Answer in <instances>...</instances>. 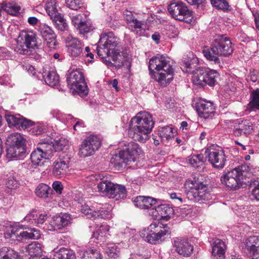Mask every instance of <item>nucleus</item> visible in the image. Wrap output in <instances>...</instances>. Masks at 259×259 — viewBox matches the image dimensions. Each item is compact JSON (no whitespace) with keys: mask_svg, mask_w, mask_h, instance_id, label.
<instances>
[{"mask_svg":"<svg viewBox=\"0 0 259 259\" xmlns=\"http://www.w3.org/2000/svg\"><path fill=\"white\" fill-rule=\"evenodd\" d=\"M84 44L76 37L68 36L66 38V47L68 55L73 58L83 56Z\"/></svg>","mask_w":259,"mask_h":259,"instance_id":"16","label":"nucleus"},{"mask_svg":"<svg viewBox=\"0 0 259 259\" xmlns=\"http://www.w3.org/2000/svg\"><path fill=\"white\" fill-rule=\"evenodd\" d=\"M249 188L254 198L257 200H259V181H251Z\"/></svg>","mask_w":259,"mask_h":259,"instance_id":"52","label":"nucleus"},{"mask_svg":"<svg viewBox=\"0 0 259 259\" xmlns=\"http://www.w3.org/2000/svg\"><path fill=\"white\" fill-rule=\"evenodd\" d=\"M159 205L154 207L150 208L148 213L155 220H160V213H159Z\"/></svg>","mask_w":259,"mask_h":259,"instance_id":"58","label":"nucleus"},{"mask_svg":"<svg viewBox=\"0 0 259 259\" xmlns=\"http://www.w3.org/2000/svg\"><path fill=\"white\" fill-rule=\"evenodd\" d=\"M19 186V182L13 178H9L7 183V186L10 189H15Z\"/></svg>","mask_w":259,"mask_h":259,"instance_id":"61","label":"nucleus"},{"mask_svg":"<svg viewBox=\"0 0 259 259\" xmlns=\"http://www.w3.org/2000/svg\"><path fill=\"white\" fill-rule=\"evenodd\" d=\"M184 64L187 69L186 71L193 74V83L198 86L203 87L206 84L213 86L219 78V74L216 70L197 69L198 59L196 57L193 56L192 58L184 60Z\"/></svg>","mask_w":259,"mask_h":259,"instance_id":"2","label":"nucleus"},{"mask_svg":"<svg viewBox=\"0 0 259 259\" xmlns=\"http://www.w3.org/2000/svg\"><path fill=\"white\" fill-rule=\"evenodd\" d=\"M51 20L58 30L64 31L66 29L67 24L61 13L55 16V18H52Z\"/></svg>","mask_w":259,"mask_h":259,"instance_id":"46","label":"nucleus"},{"mask_svg":"<svg viewBox=\"0 0 259 259\" xmlns=\"http://www.w3.org/2000/svg\"><path fill=\"white\" fill-rule=\"evenodd\" d=\"M170 198L176 200L178 204L185 202V199L182 197L181 194L177 193H171L169 194Z\"/></svg>","mask_w":259,"mask_h":259,"instance_id":"59","label":"nucleus"},{"mask_svg":"<svg viewBox=\"0 0 259 259\" xmlns=\"http://www.w3.org/2000/svg\"><path fill=\"white\" fill-rule=\"evenodd\" d=\"M54 257L57 259H75V255L72 250L64 247H61L54 251Z\"/></svg>","mask_w":259,"mask_h":259,"instance_id":"41","label":"nucleus"},{"mask_svg":"<svg viewBox=\"0 0 259 259\" xmlns=\"http://www.w3.org/2000/svg\"><path fill=\"white\" fill-rule=\"evenodd\" d=\"M68 163L69 158L67 155L60 156L54 163L53 175L58 177L64 176L69 167Z\"/></svg>","mask_w":259,"mask_h":259,"instance_id":"25","label":"nucleus"},{"mask_svg":"<svg viewBox=\"0 0 259 259\" xmlns=\"http://www.w3.org/2000/svg\"><path fill=\"white\" fill-rule=\"evenodd\" d=\"M154 124L151 114L145 111L140 112L131 119L128 136L135 141L144 143L149 139Z\"/></svg>","mask_w":259,"mask_h":259,"instance_id":"1","label":"nucleus"},{"mask_svg":"<svg viewBox=\"0 0 259 259\" xmlns=\"http://www.w3.org/2000/svg\"><path fill=\"white\" fill-rule=\"evenodd\" d=\"M26 140L19 133H14L10 135L7 140L8 144L10 146L23 147L26 148L25 142Z\"/></svg>","mask_w":259,"mask_h":259,"instance_id":"36","label":"nucleus"},{"mask_svg":"<svg viewBox=\"0 0 259 259\" xmlns=\"http://www.w3.org/2000/svg\"><path fill=\"white\" fill-rule=\"evenodd\" d=\"M82 213L87 218L109 219L112 218L110 211L104 210L101 204L95 202H88L82 205L80 208Z\"/></svg>","mask_w":259,"mask_h":259,"instance_id":"12","label":"nucleus"},{"mask_svg":"<svg viewBox=\"0 0 259 259\" xmlns=\"http://www.w3.org/2000/svg\"><path fill=\"white\" fill-rule=\"evenodd\" d=\"M170 233L167 224L156 221L143 230L141 236L144 240L150 244H156L164 240L165 236Z\"/></svg>","mask_w":259,"mask_h":259,"instance_id":"5","label":"nucleus"},{"mask_svg":"<svg viewBox=\"0 0 259 259\" xmlns=\"http://www.w3.org/2000/svg\"><path fill=\"white\" fill-rule=\"evenodd\" d=\"M46 213H40L36 210H32L24 218V221L29 224L38 225L42 224L47 219Z\"/></svg>","mask_w":259,"mask_h":259,"instance_id":"28","label":"nucleus"},{"mask_svg":"<svg viewBox=\"0 0 259 259\" xmlns=\"http://www.w3.org/2000/svg\"><path fill=\"white\" fill-rule=\"evenodd\" d=\"M23 167L28 169L30 171H34V170L38 166H36L33 164V162L29 161H26L22 164Z\"/></svg>","mask_w":259,"mask_h":259,"instance_id":"64","label":"nucleus"},{"mask_svg":"<svg viewBox=\"0 0 259 259\" xmlns=\"http://www.w3.org/2000/svg\"><path fill=\"white\" fill-rule=\"evenodd\" d=\"M53 189L58 194L62 193L63 190V186L61 183L59 181H55L52 184Z\"/></svg>","mask_w":259,"mask_h":259,"instance_id":"63","label":"nucleus"},{"mask_svg":"<svg viewBox=\"0 0 259 259\" xmlns=\"http://www.w3.org/2000/svg\"><path fill=\"white\" fill-rule=\"evenodd\" d=\"M98 191L110 198L117 200L126 197V190L124 186L114 184L107 181H102L97 185Z\"/></svg>","mask_w":259,"mask_h":259,"instance_id":"9","label":"nucleus"},{"mask_svg":"<svg viewBox=\"0 0 259 259\" xmlns=\"http://www.w3.org/2000/svg\"><path fill=\"white\" fill-rule=\"evenodd\" d=\"M188 198L193 201H199L207 198V187L197 180H188L185 183Z\"/></svg>","mask_w":259,"mask_h":259,"instance_id":"8","label":"nucleus"},{"mask_svg":"<svg viewBox=\"0 0 259 259\" xmlns=\"http://www.w3.org/2000/svg\"><path fill=\"white\" fill-rule=\"evenodd\" d=\"M123 16L132 31L139 35L144 34L147 27L146 22L145 21L138 20L131 12L128 11L123 13Z\"/></svg>","mask_w":259,"mask_h":259,"instance_id":"18","label":"nucleus"},{"mask_svg":"<svg viewBox=\"0 0 259 259\" xmlns=\"http://www.w3.org/2000/svg\"><path fill=\"white\" fill-rule=\"evenodd\" d=\"M46 84L51 87L57 85L59 83V76L55 70L49 71L46 75H44Z\"/></svg>","mask_w":259,"mask_h":259,"instance_id":"40","label":"nucleus"},{"mask_svg":"<svg viewBox=\"0 0 259 259\" xmlns=\"http://www.w3.org/2000/svg\"><path fill=\"white\" fill-rule=\"evenodd\" d=\"M249 110H259V89L252 90L250 95L249 102L247 106Z\"/></svg>","mask_w":259,"mask_h":259,"instance_id":"38","label":"nucleus"},{"mask_svg":"<svg viewBox=\"0 0 259 259\" xmlns=\"http://www.w3.org/2000/svg\"><path fill=\"white\" fill-rule=\"evenodd\" d=\"M253 129L254 126L251 121L247 119L242 120L235 126L234 134L237 137L249 135L253 132Z\"/></svg>","mask_w":259,"mask_h":259,"instance_id":"27","label":"nucleus"},{"mask_svg":"<svg viewBox=\"0 0 259 259\" xmlns=\"http://www.w3.org/2000/svg\"><path fill=\"white\" fill-rule=\"evenodd\" d=\"M18 253L10 247L4 246L0 248V259H18Z\"/></svg>","mask_w":259,"mask_h":259,"instance_id":"43","label":"nucleus"},{"mask_svg":"<svg viewBox=\"0 0 259 259\" xmlns=\"http://www.w3.org/2000/svg\"><path fill=\"white\" fill-rule=\"evenodd\" d=\"M213 7L217 9L227 11L230 10V6L227 0H210Z\"/></svg>","mask_w":259,"mask_h":259,"instance_id":"49","label":"nucleus"},{"mask_svg":"<svg viewBox=\"0 0 259 259\" xmlns=\"http://www.w3.org/2000/svg\"><path fill=\"white\" fill-rule=\"evenodd\" d=\"M174 129L169 126L161 127L158 131L159 137L162 140H169L174 137Z\"/></svg>","mask_w":259,"mask_h":259,"instance_id":"45","label":"nucleus"},{"mask_svg":"<svg viewBox=\"0 0 259 259\" xmlns=\"http://www.w3.org/2000/svg\"><path fill=\"white\" fill-rule=\"evenodd\" d=\"M77 29L80 33L85 34L92 31L94 29V27L87 19Z\"/></svg>","mask_w":259,"mask_h":259,"instance_id":"55","label":"nucleus"},{"mask_svg":"<svg viewBox=\"0 0 259 259\" xmlns=\"http://www.w3.org/2000/svg\"><path fill=\"white\" fill-rule=\"evenodd\" d=\"M168 11L175 20L183 21L188 24L195 22L193 12L186 5L180 1L172 0L168 5Z\"/></svg>","mask_w":259,"mask_h":259,"instance_id":"7","label":"nucleus"},{"mask_svg":"<svg viewBox=\"0 0 259 259\" xmlns=\"http://www.w3.org/2000/svg\"><path fill=\"white\" fill-rule=\"evenodd\" d=\"M50 187L45 184H40L35 189V194L40 198H46L48 196L49 191H51Z\"/></svg>","mask_w":259,"mask_h":259,"instance_id":"48","label":"nucleus"},{"mask_svg":"<svg viewBox=\"0 0 259 259\" xmlns=\"http://www.w3.org/2000/svg\"><path fill=\"white\" fill-rule=\"evenodd\" d=\"M78 253L81 259H102L100 252L93 248H88L83 250H80Z\"/></svg>","mask_w":259,"mask_h":259,"instance_id":"37","label":"nucleus"},{"mask_svg":"<svg viewBox=\"0 0 259 259\" xmlns=\"http://www.w3.org/2000/svg\"><path fill=\"white\" fill-rule=\"evenodd\" d=\"M66 4L70 9L77 10L82 6V0H65Z\"/></svg>","mask_w":259,"mask_h":259,"instance_id":"57","label":"nucleus"},{"mask_svg":"<svg viewBox=\"0 0 259 259\" xmlns=\"http://www.w3.org/2000/svg\"><path fill=\"white\" fill-rule=\"evenodd\" d=\"M11 80L8 76L4 75L0 77V84L12 87Z\"/></svg>","mask_w":259,"mask_h":259,"instance_id":"62","label":"nucleus"},{"mask_svg":"<svg viewBox=\"0 0 259 259\" xmlns=\"http://www.w3.org/2000/svg\"><path fill=\"white\" fill-rule=\"evenodd\" d=\"M101 146L100 139L96 136H90L85 138L79 147L78 155L85 157L93 155Z\"/></svg>","mask_w":259,"mask_h":259,"instance_id":"14","label":"nucleus"},{"mask_svg":"<svg viewBox=\"0 0 259 259\" xmlns=\"http://www.w3.org/2000/svg\"><path fill=\"white\" fill-rule=\"evenodd\" d=\"M37 148L41 151L50 159L53 156L55 151L54 144L52 141L47 140L38 144Z\"/></svg>","mask_w":259,"mask_h":259,"instance_id":"35","label":"nucleus"},{"mask_svg":"<svg viewBox=\"0 0 259 259\" xmlns=\"http://www.w3.org/2000/svg\"><path fill=\"white\" fill-rule=\"evenodd\" d=\"M133 202L135 206L141 209H149L156 203L155 200L151 197L143 196H137Z\"/></svg>","mask_w":259,"mask_h":259,"instance_id":"34","label":"nucleus"},{"mask_svg":"<svg viewBox=\"0 0 259 259\" xmlns=\"http://www.w3.org/2000/svg\"><path fill=\"white\" fill-rule=\"evenodd\" d=\"M189 163L194 167H198L203 163V156L201 154L193 155L188 158Z\"/></svg>","mask_w":259,"mask_h":259,"instance_id":"54","label":"nucleus"},{"mask_svg":"<svg viewBox=\"0 0 259 259\" xmlns=\"http://www.w3.org/2000/svg\"><path fill=\"white\" fill-rule=\"evenodd\" d=\"M39 31L47 46L51 49H55L58 45L56 34L49 25L42 23L39 26Z\"/></svg>","mask_w":259,"mask_h":259,"instance_id":"19","label":"nucleus"},{"mask_svg":"<svg viewBox=\"0 0 259 259\" xmlns=\"http://www.w3.org/2000/svg\"><path fill=\"white\" fill-rule=\"evenodd\" d=\"M197 111L199 116L204 119L212 118L215 114V107L213 103L206 100H200L196 103Z\"/></svg>","mask_w":259,"mask_h":259,"instance_id":"22","label":"nucleus"},{"mask_svg":"<svg viewBox=\"0 0 259 259\" xmlns=\"http://www.w3.org/2000/svg\"><path fill=\"white\" fill-rule=\"evenodd\" d=\"M45 8L51 19L60 14L61 8L57 0H48Z\"/></svg>","mask_w":259,"mask_h":259,"instance_id":"33","label":"nucleus"},{"mask_svg":"<svg viewBox=\"0 0 259 259\" xmlns=\"http://www.w3.org/2000/svg\"><path fill=\"white\" fill-rule=\"evenodd\" d=\"M23 226L14 225L7 227L4 233V237L6 239L13 241L24 242L30 239H37L40 237V231L35 229H31L30 232L21 230Z\"/></svg>","mask_w":259,"mask_h":259,"instance_id":"6","label":"nucleus"},{"mask_svg":"<svg viewBox=\"0 0 259 259\" xmlns=\"http://www.w3.org/2000/svg\"><path fill=\"white\" fill-rule=\"evenodd\" d=\"M141 151L137 143L134 142L124 143L122 149L118 154L113 155L110 162L116 169L119 170L130 164L129 162H134Z\"/></svg>","mask_w":259,"mask_h":259,"instance_id":"4","label":"nucleus"},{"mask_svg":"<svg viewBox=\"0 0 259 259\" xmlns=\"http://www.w3.org/2000/svg\"><path fill=\"white\" fill-rule=\"evenodd\" d=\"M245 166H241L225 172L221 177V183L231 190H237L242 186L240 178L243 175Z\"/></svg>","mask_w":259,"mask_h":259,"instance_id":"11","label":"nucleus"},{"mask_svg":"<svg viewBox=\"0 0 259 259\" xmlns=\"http://www.w3.org/2000/svg\"><path fill=\"white\" fill-rule=\"evenodd\" d=\"M170 68H172V66L170 62L163 55H157L151 58L149 62V69L152 73L154 71H160Z\"/></svg>","mask_w":259,"mask_h":259,"instance_id":"20","label":"nucleus"},{"mask_svg":"<svg viewBox=\"0 0 259 259\" xmlns=\"http://www.w3.org/2000/svg\"><path fill=\"white\" fill-rule=\"evenodd\" d=\"M202 53L204 57L209 61L212 62L214 64H219L220 63L219 55L213 51V44L211 45L210 48L204 47L202 50Z\"/></svg>","mask_w":259,"mask_h":259,"instance_id":"39","label":"nucleus"},{"mask_svg":"<svg viewBox=\"0 0 259 259\" xmlns=\"http://www.w3.org/2000/svg\"><path fill=\"white\" fill-rule=\"evenodd\" d=\"M173 245L176 248L177 252L184 256H189L193 250V246L187 239L176 238L174 239Z\"/></svg>","mask_w":259,"mask_h":259,"instance_id":"23","label":"nucleus"},{"mask_svg":"<svg viewBox=\"0 0 259 259\" xmlns=\"http://www.w3.org/2000/svg\"><path fill=\"white\" fill-rule=\"evenodd\" d=\"M226 246L224 242L222 240L217 239L214 240L212 246V254L218 257L219 259L225 258Z\"/></svg>","mask_w":259,"mask_h":259,"instance_id":"31","label":"nucleus"},{"mask_svg":"<svg viewBox=\"0 0 259 259\" xmlns=\"http://www.w3.org/2000/svg\"><path fill=\"white\" fill-rule=\"evenodd\" d=\"M192 211V207L190 205H183L179 209L180 216L182 218H186L190 215Z\"/></svg>","mask_w":259,"mask_h":259,"instance_id":"56","label":"nucleus"},{"mask_svg":"<svg viewBox=\"0 0 259 259\" xmlns=\"http://www.w3.org/2000/svg\"><path fill=\"white\" fill-rule=\"evenodd\" d=\"M49 159L37 148L32 152L30 155L31 162L38 167L42 166Z\"/></svg>","mask_w":259,"mask_h":259,"instance_id":"32","label":"nucleus"},{"mask_svg":"<svg viewBox=\"0 0 259 259\" xmlns=\"http://www.w3.org/2000/svg\"><path fill=\"white\" fill-rule=\"evenodd\" d=\"M2 7L3 10L12 15H16L20 10V6L14 2H3L2 3Z\"/></svg>","mask_w":259,"mask_h":259,"instance_id":"44","label":"nucleus"},{"mask_svg":"<svg viewBox=\"0 0 259 259\" xmlns=\"http://www.w3.org/2000/svg\"><path fill=\"white\" fill-rule=\"evenodd\" d=\"M152 76L161 86L165 87L170 83L174 78L173 69L170 68L160 71H154Z\"/></svg>","mask_w":259,"mask_h":259,"instance_id":"24","label":"nucleus"},{"mask_svg":"<svg viewBox=\"0 0 259 259\" xmlns=\"http://www.w3.org/2000/svg\"><path fill=\"white\" fill-rule=\"evenodd\" d=\"M54 144L55 151H60L67 148L68 146V141L64 138H60L56 140Z\"/></svg>","mask_w":259,"mask_h":259,"instance_id":"51","label":"nucleus"},{"mask_svg":"<svg viewBox=\"0 0 259 259\" xmlns=\"http://www.w3.org/2000/svg\"><path fill=\"white\" fill-rule=\"evenodd\" d=\"M104 249L109 257L116 258L118 256V251L117 246L114 244H107Z\"/></svg>","mask_w":259,"mask_h":259,"instance_id":"53","label":"nucleus"},{"mask_svg":"<svg viewBox=\"0 0 259 259\" xmlns=\"http://www.w3.org/2000/svg\"><path fill=\"white\" fill-rule=\"evenodd\" d=\"M213 51L219 56L228 57L233 52L231 40L225 35H219L212 41Z\"/></svg>","mask_w":259,"mask_h":259,"instance_id":"13","label":"nucleus"},{"mask_svg":"<svg viewBox=\"0 0 259 259\" xmlns=\"http://www.w3.org/2000/svg\"><path fill=\"white\" fill-rule=\"evenodd\" d=\"M120 50L119 39L112 32L101 34L97 48L100 57L104 58L111 55L112 61L116 62L120 56Z\"/></svg>","mask_w":259,"mask_h":259,"instance_id":"3","label":"nucleus"},{"mask_svg":"<svg viewBox=\"0 0 259 259\" xmlns=\"http://www.w3.org/2000/svg\"><path fill=\"white\" fill-rule=\"evenodd\" d=\"M20 37L24 41V45L17 47L15 51L20 55H30L29 49H34L36 47V34L32 31H22L20 34Z\"/></svg>","mask_w":259,"mask_h":259,"instance_id":"15","label":"nucleus"},{"mask_svg":"<svg viewBox=\"0 0 259 259\" xmlns=\"http://www.w3.org/2000/svg\"><path fill=\"white\" fill-rule=\"evenodd\" d=\"M159 213L160 220L168 221L174 214V209L167 204H161L159 205Z\"/></svg>","mask_w":259,"mask_h":259,"instance_id":"42","label":"nucleus"},{"mask_svg":"<svg viewBox=\"0 0 259 259\" xmlns=\"http://www.w3.org/2000/svg\"><path fill=\"white\" fill-rule=\"evenodd\" d=\"M71 220V215L68 213L54 217L50 221L47 229L51 231L62 230L70 223Z\"/></svg>","mask_w":259,"mask_h":259,"instance_id":"21","label":"nucleus"},{"mask_svg":"<svg viewBox=\"0 0 259 259\" xmlns=\"http://www.w3.org/2000/svg\"><path fill=\"white\" fill-rule=\"evenodd\" d=\"M68 85L73 93H77L80 96L88 93V87L85 82L83 74L79 70H74L67 78Z\"/></svg>","mask_w":259,"mask_h":259,"instance_id":"10","label":"nucleus"},{"mask_svg":"<svg viewBox=\"0 0 259 259\" xmlns=\"http://www.w3.org/2000/svg\"><path fill=\"white\" fill-rule=\"evenodd\" d=\"M245 248L253 259L259 258V239L253 236L248 238L245 243Z\"/></svg>","mask_w":259,"mask_h":259,"instance_id":"26","label":"nucleus"},{"mask_svg":"<svg viewBox=\"0 0 259 259\" xmlns=\"http://www.w3.org/2000/svg\"><path fill=\"white\" fill-rule=\"evenodd\" d=\"M110 227L106 224H103L94 232L91 237L94 242L97 243L104 242L108 235H110L109 231Z\"/></svg>","mask_w":259,"mask_h":259,"instance_id":"30","label":"nucleus"},{"mask_svg":"<svg viewBox=\"0 0 259 259\" xmlns=\"http://www.w3.org/2000/svg\"><path fill=\"white\" fill-rule=\"evenodd\" d=\"M206 153H208V161L213 167L217 168L224 167L226 160V155L221 148H210L206 150Z\"/></svg>","mask_w":259,"mask_h":259,"instance_id":"17","label":"nucleus"},{"mask_svg":"<svg viewBox=\"0 0 259 259\" xmlns=\"http://www.w3.org/2000/svg\"><path fill=\"white\" fill-rule=\"evenodd\" d=\"M87 19L85 15L82 13L77 14L71 17L72 24L76 28Z\"/></svg>","mask_w":259,"mask_h":259,"instance_id":"50","label":"nucleus"},{"mask_svg":"<svg viewBox=\"0 0 259 259\" xmlns=\"http://www.w3.org/2000/svg\"><path fill=\"white\" fill-rule=\"evenodd\" d=\"M21 118V116L20 114L15 115L7 114L5 116L8 125L11 127H16V128L19 127Z\"/></svg>","mask_w":259,"mask_h":259,"instance_id":"47","label":"nucleus"},{"mask_svg":"<svg viewBox=\"0 0 259 259\" xmlns=\"http://www.w3.org/2000/svg\"><path fill=\"white\" fill-rule=\"evenodd\" d=\"M26 153V148L9 145L7 149L6 157L9 160L22 158Z\"/></svg>","mask_w":259,"mask_h":259,"instance_id":"29","label":"nucleus"},{"mask_svg":"<svg viewBox=\"0 0 259 259\" xmlns=\"http://www.w3.org/2000/svg\"><path fill=\"white\" fill-rule=\"evenodd\" d=\"M33 124V122L32 121L28 120L21 116L18 128H26L32 126Z\"/></svg>","mask_w":259,"mask_h":259,"instance_id":"60","label":"nucleus"}]
</instances>
